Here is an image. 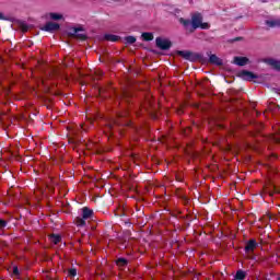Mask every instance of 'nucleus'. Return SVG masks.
<instances>
[{"label":"nucleus","mask_w":280,"mask_h":280,"mask_svg":"<svg viewBox=\"0 0 280 280\" xmlns=\"http://www.w3.org/2000/svg\"><path fill=\"white\" fill-rule=\"evenodd\" d=\"M190 21H191L192 32L198 30V27H200V30H209V27H211L209 23L202 22L203 21L202 13H194L191 15Z\"/></svg>","instance_id":"1"},{"label":"nucleus","mask_w":280,"mask_h":280,"mask_svg":"<svg viewBox=\"0 0 280 280\" xmlns=\"http://www.w3.org/2000/svg\"><path fill=\"white\" fill-rule=\"evenodd\" d=\"M177 55L184 58V60H189V62H198V60H202V58H205L202 54L190 50H178Z\"/></svg>","instance_id":"2"},{"label":"nucleus","mask_w":280,"mask_h":280,"mask_svg":"<svg viewBox=\"0 0 280 280\" xmlns=\"http://www.w3.org/2000/svg\"><path fill=\"white\" fill-rule=\"evenodd\" d=\"M69 34L73 38H79L80 40H86V34L84 33V28L83 27H71L69 30Z\"/></svg>","instance_id":"3"},{"label":"nucleus","mask_w":280,"mask_h":280,"mask_svg":"<svg viewBox=\"0 0 280 280\" xmlns=\"http://www.w3.org/2000/svg\"><path fill=\"white\" fill-rule=\"evenodd\" d=\"M155 45L159 49H162V51H167V49L172 47V42L170 39L156 37Z\"/></svg>","instance_id":"4"},{"label":"nucleus","mask_w":280,"mask_h":280,"mask_svg":"<svg viewBox=\"0 0 280 280\" xmlns=\"http://www.w3.org/2000/svg\"><path fill=\"white\" fill-rule=\"evenodd\" d=\"M238 77L242 78V80H246L247 82H250L253 80H257V78H259V75L253 73L252 71L248 70H243L238 73Z\"/></svg>","instance_id":"5"},{"label":"nucleus","mask_w":280,"mask_h":280,"mask_svg":"<svg viewBox=\"0 0 280 280\" xmlns=\"http://www.w3.org/2000/svg\"><path fill=\"white\" fill-rule=\"evenodd\" d=\"M43 32H58L60 30V24L55 22H47L44 27H42Z\"/></svg>","instance_id":"6"},{"label":"nucleus","mask_w":280,"mask_h":280,"mask_svg":"<svg viewBox=\"0 0 280 280\" xmlns=\"http://www.w3.org/2000/svg\"><path fill=\"white\" fill-rule=\"evenodd\" d=\"M207 55L209 56V62H211V65H217V67H222V65H224L220 57H217L215 55H209V52H207Z\"/></svg>","instance_id":"7"},{"label":"nucleus","mask_w":280,"mask_h":280,"mask_svg":"<svg viewBox=\"0 0 280 280\" xmlns=\"http://www.w3.org/2000/svg\"><path fill=\"white\" fill-rule=\"evenodd\" d=\"M248 62L249 59L247 57H234V65H237V67H246Z\"/></svg>","instance_id":"8"},{"label":"nucleus","mask_w":280,"mask_h":280,"mask_svg":"<svg viewBox=\"0 0 280 280\" xmlns=\"http://www.w3.org/2000/svg\"><path fill=\"white\" fill-rule=\"evenodd\" d=\"M257 248V241L250 240L245 245V253H253Z\"/></svg>","instance_id":"9"},{"label":"nucleus","mask_w":280,"mask_h":280,"mask_svg":"<svg viewBox=\"0 0 280 280\" xmlns=\"http://www.w3.org/2000/svg\"><path fill=\"white\" fill-rule=\"evenodd\" d=\"M82 218L83 220H91L93 218V210L88 207L82 208Z\"/></svg>","instance_id":"10"},{"label":"nucleus","mask_w":280,"mask_h":280,"mask_svg":"<svg viewBox=\"0 0 280 280\" xmlns=\"http://www.w3.org/2000/svg\"><path fill=\"white\" fill-rule=\"evenodd\" d=\"M267 65L276 69V71H280V61L277 59H267Z\"/></svg>","instance_id":"11"},{"label":"nucleus","mask_w":280,"mask_h":280,"mask_svg":"<svg viewBox=\"0 0 280 280\" xmlns=\"http://www.w3.org/2000/svg\"><path fill=\"white\" fill-rule=\"evenodd\" d=\"M265 23L268 27H280V20H267Z\"/></svg>","instance_id":"12"},{"label":"nucleus","mask_w":280,"mask_h":280,"mask_svg":"<svg viewBox=\"0 0 280 280\" xmlns=\"http://www.w3.org/2000/svg\"><path fill=\"white\" fill-rule=\"evenodd\" d=\"M49 19H51V21H62V19H65V16L61 13H49Z\"/></svg>","instance_id":"13"},{"label":"nucleus","mask_w":280,"mask_h":280,"mask_svg":"<svg viewBox=\"0 0 280 280\" xmlns=\"http://www.w3.org/2000/svg\"><path fill=\"white\" fill-rule=\"evenodd\" d=\"M104 38L105 40H109L110 43H117L119 40V36L113 34H106Z\"/></svg>","instance_id":"14"},{"label":"nucleus","mask_w":280,"mask_h":280,"mask_svg":"<svg viewBox=\"0 0 280 280\" xmlns=\"http://www.w3.org/2000/svg\"><path fill=\"white\" fill-rule=\"evenodd\" d=\"M137 43V37L136 36H127L125 37V45H135Z\"/></svg>","instance_id":"15"},{"label":"nucleus","mask_w":280,"mask_h":280,"mask_svg":"<svg viewBox=\"0 0 280 280\" xmlns=\"http://www.w3.org/2000/svg\"><path fill=\"white\" fill-rule=\"evenodd\" d=\"M236 280H244L246 279V271L244 270H237L235 275Z\"/></svg>","instance_id":"16"},{"label":"nucleus","mask_w":280,"mask_h":280,"mask_svg":"<svg viewBox=\"0 0 280 280\" xmlns=\"http://www.w3.org/2000/svg\"><path fill=\"white\" fill-rule=\"evenodd\" d=\"M116 264H117V266H119V268H124V267L128 266V259H126V258H118Z\"/></svg>","instance_id":"17"},{"label":"nucleus","mask_w":280,"mask_h":280,"mask_svg":"<svg viewBox=\"0 0 280 280\" xmlns=\"http://www.w3.org/2000/svg\"><path fill=\"white\" fill-rule=\"evenodd\" d=\"M77 226H86V219L78 217L75 219Z\"/></svg>","instance_id":"18"},{"label":"nucleus","mask_w":280,"mask_h":280,"mask_svg":"<svg viewBox=\"0 0 280 280\" xmlns=\"http://www.w3.org/2000/svg\"><path fill=\"white\" fill-rule=\"evenodd\" d=\"M61 241L62 237L60 235L52 234L50 236V242H52V244H60Z\"/></svg>","instance_id":"19"},{"label":"nucleus","mask_w":280,"mask_h":280,"mask_svg":"<svg viewBox=\"0 0 280 280\" xmlns=\"http://www.w3.org/2000/svg\"><path fill=\"white\" fill-rule=\"evenodd\" d=\"M141 37L147 42L154 40V35L152 33H142Z\"/></svg>","instance_id":"20"},{"label":"nucleus","mask_w":280,"mask_h":280,"mask_svg":"<svg viewBox=\"0 0 280 280\" xmlns=\"http://www.w3.org/2000/svg\"><path fill=\"white\" fill-rule=\"evenodd\" d=\"M179 23L182 25H184V27H189V25H191V20H186V19L180 18Z\"/></svg>","instance_id":"21"},{"label":"nucleus","mask_w":280,"mask_h":280,"mask_svg":"<svg viewBox=\"0 0 280 280\" xmlns=\"http://www.w3.org/2000/svg\"><path fill=\"white\" fill-rule=\"evenodd\" d=\"M68 275L69 277H75V275H78V270H75L74 268L69 269Z\"/></svg>","instance_id":"22"},{"label":"nucleus","mask_w":280,"mask_h":280,"mask_svg":"<svg viewBox=\"0 0 280 280\" xmlns=\"http://www.w3.org/2000/svg\"><path fill=\"white\" fill-rule=\"evenodd\" d=\"M8 226V221L0 218V229H5Z\"/></svg>","instance_id":"23"},{"label":"nucleus","mask_w":280,"mask_h":280,"mask_svg":"<svg viewBox=\"0 0 280 280\" xmlns=\"http://www.w3.org/2000/svg\"><path fill=\"white\" fill-rule=\"evenodd\" d=\"M22 32H27L30 30V26H27V24H22Z\"/></svg>","instance_id":"24"},{"label":"nucleus","mask_w":280,"mask_h":280,"mask_svg":"<svg viewBox=\"0 0 280 280\" xmlns=\"http://www.w3.org/2000/svg\"><path fill=\"white\" fill-rule=\"evenodd\" d=\"M13 275H15V277H18V275H19V267H13Z\"/></svg>","instance_id":"25"},{"label":"nucleus","mask_w":280,"mask_h":280,"mask_svg":"<svg viewBox=\"0 0 280 280\" xmlns=\"http://www.w3.org/2000/svg\"><path fill=\"white\" fill-rule=\"evenodd\" d=\"M0 20L1 21H8V18H5V15H3V13L0 12Z\"/></svg>","instance_id":"26"},{"label":"nucleus","mask_w":280,"mask_h":280,"mask_svg":"<svg viewBox=\"0 0 280 280\" xmlns=\"http://www.w3.org/2000/svg\"><path fill=\"white\" fill-rule=\"evenodd\" d=\"M275 93H277L278 95H280V89H273Z\"/></svg>","instance_id":"27"},{"label":"nucleus","mask_w":280,"mask_h":280,"mask_svg":"<svg viewBox=\"0 0 280 280\" xmlns=\"http://www.w3.org/2000/svg\"><path fill=\"white\" fill-rule=\"evenodd\" d=\"M128 95V93L124 92L122 93V97H126Z\"/></svg>","instance_id":"28"},{"label":"nucleus","mask_w":280,"mask_h":280,"mask_svg":"<svg viewBox=\"0 0 280 280\" xmlns=\"http://www.w3.org/2000/svg\"><path fill=\"white\" fill-rule=\"evenodd\" d=\"M276 142H277V143H280V139H279V138H276Z\"/></svg>","instance_id":"29"}]
</instances>
